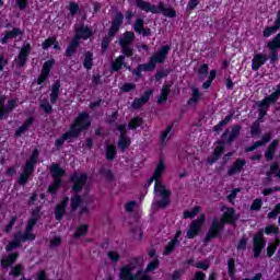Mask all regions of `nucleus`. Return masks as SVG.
Masks as SVG:
<instances>
[{
  "label": "nucleus",
  "mask_w": 280,
  "mask_h": 280,
  "mask_svg": "<svg viewBox=\"0 0 280 280\" xmlns=\"http://www.w3.org/2000/svg\"><path fill=\"white\" fill-rule=\"evenodd\" d=\"M164 172L165 164L163 163V161H160L155 168V172L153 173V176L145 184V187H150V185H152V183L155 182L154 194H156V196H160L161 198L160 200L156 201L158 207H160L161 209H165V207L170 205L171 195L170 190H167L163 183H161V176H163Z\"/></svg>",
  "instance_id": "f257e3e1"
},
{
  "label": "nucleus",
  "mask_w": 280,
  "mask_h": 280,
  "mask_svg": "<svg viewBox=\"0 0 280 280\" xmlns=\"http://www.w3.org/2000/svg\"><path fill=\"white\" fill-rule=\"evenodd\" d=\"M139 268V259L132 258L129 261V265H126L120 270V279L122 280H150L149 276L145 272H152L159 268V258H154L147 266L145 271L138 270L137 275H132V270Z\"/></svg>",
  "instance_id": "f03ea898"
},
{
  "label": "nucleus",
  "mask_w": 280,
  "mask_h": 280,
  "mask_svg": "<svg viewBox=\"0 0 280 280\" xmlns=\"http://www.w3.org/2000/svg\"><path fill=\"white\" fill-rule=\"evenodd\" d=\"M38 218H40V208H36L32 212V217L28 220V223L26 225V231L23 233L18 232L13 241L8 244L7 252L11 253V250H14V248H19L21 246V242H33V240H36V235L32 233L34 226H36V222H38Z\"/></svg>",
  "instance_id": "7ed1b4c3"
},
{
  "label": "nucleus",
  "mask_w": 280,
  "mask_h": 280,
  "mask_svg": "<svg viewBox=\"0 0 280 280\" xmlns=\"http://www.w3.org/2000/svg\"><path fill=\"white\" fill-rule=\"evenodd\" d=\"M91 126V118H89V113H81L75 121L71 125L70 130L57 139L55 142L56 148H62L65 141L69 139H77L80 136L81 130H86Z\"/></svg>",
  "instance_id": "20e7f679"
},
{
  "label": "nucleus",
  "mask_w": 280,
  "mask_h": 280,
  "mask_svg": "<svg viewBox=\"0 0 280 280\" xmlns=\"http://www.w3.org/2000/svg\"><path fill=\"white\" fill-rule=\"evenodd\" d=\"M226 222L229 224H233V222H235V209L223 208V217L221 220L213 219L212 224L206 234L205 244H209L211 240L218 237V235H220L221 231L224 229V224H226Z\"/></svg>",
  "instance_id": "39448f33"
},
{
  "label": "nucleus",
  "mask_w": 280,
  "mask_h": 280,
  "mask_svg": "<svg viewBox=\"0 0 280 280\" xmlns=\"http://www.w3.org/2000/svg\"><path fill=\"white\" fill-rule=\"evenodd\" d=\"M129 3H135L138 10H142V12H151V14H163V16H167L168 19H174L176 16V11L172 8H165L163 2H160L158 5L152 4L145 0H128Z\"/></svg>",
  "instance_id": "423d86ee"
},
{
  "label": "nucleus",
  "mask_w": 280,
  "mask_h": 280,
  "mask_svg": "<svg viewBox=\"0 0 280 280\" xmlns=\"http://www.w3.org/2000/svg\"><path fill=\"white\" fill-rule=\"evenodd\" d=\"M38 149H34L32 155L28 160H26V163L23 166V172L18 179L19 185L27 184V180H30V176L34 174V170L36 168V164L38 163Z\"/></svg>",
  "instance_id": "0eeeda50"
},
{
  "label": "nucleus",
  "mask_w": 280,
  "mask_h": 280,
  "mask_svg": "<svg viewBox=\"0 0 280 280\" xmlns=\"http://www.w3.org/2000/svg\"><path fill=\"white\" fill-rule=\"evenodd\" d=\"M89 176H86L85 173H78L74 172L72 175H70V183L73 184L72 190L74 194H81V191H84V195L89 194L90 187L89 183Z\"/></svg>",
  "instance_id": "6e6552de"
},
{
  "label": "nucleus",
  "mask_w": 280,
  "mask_h": 280,
  "mask_svg": "<svg viewBox=\"0 0 280 280\" xmlns=\"http://www.w3.org/2000/svg\"><path fill=\"white\" fill-rule=\"evenodd\" d=\"M50 173L52 176V184L48 187L49 194H56L58 189H60V185H62V176H65L66 172L62 167H60V164H52L50 166Z\"/></svg>",
  "instance_id": "1a4fd4ad"
},
{
  "label": "nucleus",
  "mask_w": 280,
  "mask_h": 280,
  "mask_svg": "<svg viewBox=\"0 0 280 280\" xmlns=\"http://www.w3.org/2000/svg\"><path fill=\"white\" fill-rule=\"evenodd\" d=\"M19 106V98L9 100L5 105V96H0V120L8 117Z\"/></svg>",
  "instance_id": "9d476101"
},
{
  "label": "nucleus",
  "mask_w": 280,
  "mask_h": 280,
  "mask_svg": "<svg viewBox=\"0 0 280 280\" xmlns=\"http://www.w3.org/2000/svg\"><path fill=\"white\" fill-rule=\"evenodd\" d=\"M206 217L205 214H201L199 218L195 219L186 233V236L188 240H194L198 233L202 230V226L205 225Z\"/></svg>",
  "instance_id": "9b49d317"
},
{
  "label": "nucleus",
  "mask_w": 280,
  "mask_h": 280,
  "mask_svg": "<svg viewBox=\"0 0 280 280\" xmlns=\"http://www.w3.org/2000/svg\"><path fill=\"white\" fill-rule=\"evenodd\" d=\"M267 47L270 49V65H275L279 60V49H280V33L267 44Z\"/></svg>",
  "instance_id": "f8f14e48"
},
{
  "label": "nucleus",
  "mask_w": 280,
  "mask_h": 280,
  "mask_svg": "<svg viewBox=\"0 0 280 280\" xmlns=\"http://www.w3.org/2000/svg\"><path fill=\"white\" fill-rule=\"evenodd\" d=\"M132 40H135V33L127 32L125 33L124 38L120 39V46L122 49V54L128 58H132Z\"/></svg>",
  "instance_id": "ddd939ff"
},
{
  "label": "nucleus",
  "mask_w": 280,
  "mask_h": 280,
  "mask_svg": "<svg viewBox=\"0 0 280 280\" xmlns=\"http://www.w3.org/2000/svg\"><path fill=\"white\" fill-rule=\"evenodd\" d=\"M74 38H78V40H89L91 36H93V30L89 26H85L84 24H77L74 27Z\"/></svg>",
  "instance_id": "4468645a"
},
{
  "label": "nucleus",
  "mask_w": 280,
  "mask_h": 280,
  "mask_svg": "<svg viewBox=\"0 0 280 280\" xmlns=\"http://www.w3.org/2000/svg\"><path fill=\"white\" fill-rule=\"evenodd\" d=\"M86 200H89V197H80V195H74L70 201V207L72 209V211H77L78 207H80V205H82V208L80 210L81 215H83V213H89V207L84 206V202H86Z\"/></svg>",
  "instance_id": "2eb2a0df"
},
{
  "label": "nucleus",
  "mask_w": 280,
  "mask_h": 280,
  "mask_svg": "<svg viewBox=\"0 0 280 280\" xmlns=\"http://www.w3.org/2000/svg\"><path fill=\"white\" fill-rule=\"evenodd\" d=\"M117 131L120 132L118 148L121 152H126L127 148H130V138L126 136V125H117Z\"/></svg>",
  "instance_id": "dca6fc26"
},
{
  "label": "nucleus",
  "mask_w": 280,
  "mask_h": 280,
  "mask_svg": "<svg viewBox=\"0 0 280 280\" xmlns=\"http://www.w3.org/2000/svg\"><path fill=\"white\" fill-rule=\"evenodd\" d=\"M172 48L170 46H162V48L156 51L155 54L152 55V57L150 58L151 62H153L154 67H156V65H161L163 62H165V58H167V54H170V50Z\"/></svg>",
  "instance_id": "f3484780"
},
{
  "label": "nucleus",
  "mask_w": 280,
  "mask_h": 280,
  "mask_svg": "<svg viewBox=\"0 0 280 280\" xmlns=\"http://www.w3.org/2000/svg\"><path fill=\"white\" fill-rule=\"evenodd\" d=\"M241 130L242 127L240 125H234L231 129L223 132L222 141H225V143H232V141H235V139L240 137Z\"/></svg>",
  "instance_id": "a211bd4d"
},
{
  "label": "nucleus",
  "mask_w": 280,
  "mask_h": 280,
  "mask_svg": "<svg viewBox=\"0 0 280 280\" xmlns=\"http://www.w3.org/2000/svg\"><path fill=\"white\" fill-rule=\"evenodd\" d=\"M266 248V241L264 240V232L259 231L254 236V257L257 258L261 255V249Z\"/></svg>",
  "instance_id": "6ab92c4d"
},
{
  "label": "nucleus",
  "mask_w": 280,
  "mask_h": 280,
  "mask_svg": "<svg viewBox=\"0 0 280 280\" xmlns=\"http://www.w3.org/2000/svg\"><path fill=\"white\" fill-rule=\"evenodd\" d=\"M31 51H32V46L30 44H25L22 47V49L18 56V59L15 60L18 67H20V68L25 67V63L27 62V58H28Z\"/></svg>",
  "instance_id": "aec40b11"
},
{
  "label": "nucleus",
  "mask_w": 280,
  "mask_h": 280,
  "mask_svg": "<svg viewBox=\"0 0 280 280\" xmlns=\"http://www.w3.org/2000/svg\"><path fill=\"white\" fill-rule=\"evenodd\" d=\"M122 23H124V14H121V12L116 13L108 32L109 38H113V36H115L117 32H119V28L121 27Z\"/></svg>",
  "instance_id": "412c9836"
},
{
  "label": "nucleus",
  "mask_w": 280,
  "mask_h": 280,
  "mask_svg": "<svg viewBox=\"0 0 280 280\" xmlns=\"http://www.w3.org/2000/svg\"><path fill=\"white\" fill-rule=\"evenodd\" d=\"M268 62V57L265 54H256L252 60V69L253 71H259L264 63Z\"/></svg>",
  "instance_id": "4be33fe9"
},
{
  "label": "nucleus",
  "mask_w": 280,
  "mask_h": 280,
  "mask_svg": "<svg viewBox=\"0 0 280 280\" xmlns=\"http://www.w3.org/2000/svg\"><path fill=\"white\" fill-rule=\"evenodd\" d=\"M190 91H191V94H190V98L187 102V105L188 106H198V102H200L202 100V93L196 86H191Z\"/></svg>",
  "instance_id": "5701e85b"
},
{
  "label": "nucleus",
  "mask_w": 280,
  "mask_h": 280,
  "mask_svg": "<svg viewBox=\"0 0 280 280\" xmlns=\"http://www.w3.org/2000/svg\"><path fill=\"white\" fill-rule=\"evenodd\" d=\"M152 93H154L152 90H148L141 97L135 98L132 102V108H141L143 104H148V102H150V97H152Z\"/></svg>",
  "instance_id": "b1692460"
},
{
  "label": "nucleus",
  "mask_w": 280,
  "mask_h": 280,
  "mask_svg": "<svg viewBox=\"0 0 280 280\" xmlns=\"http://www.w3.org/2000/svg\"><path fill=\"white\" fill-rule=\"evenodd\" d=\"M68 206H69V197H66L59 205H57L55 209L56 220H62V215H65Z\"/></svg>",
  "instance_id": "393cba45"
},
{
  "label": "nucleus",
  "mask_w": 280,
  "mask_h": 280,
  "mask_svg": "<svg viewBox=\"0 0 280 280\" xmlns=\"http://www.w3.org/2000/svg\"><path fill=\"white\" fill-rule=\"evenodd\" d=\"M244 165H246V160H236L234 164L229 168L228 176H235V174H240V172L244 170Z\"/></svg>",
  "instance_id": "a878e982"
},
{
  "label": "nucleus",
  "mask_w": 280,
  "mask_h": 280,
  "mask_svg": "<svg viewBox=\"0 0 280 280\" xmlns=\"http://www.w3.org/2000/svg\"><path fill=\"white\" fill-rule=\"evenodd\" d=\"M182 234H183V232H180V231L176 232L175 237L165 247L164 255H170V253L174 252V248H176V246H178V237H180Z\"/></svg>",
  "instance_id": "bb28decb"
},
{
  "label": "nucleus",
  "mask_w": 280,
  "mask_h": 280,
  "mask_svg": "<svg viewBox=\"0 0 280 280\" xmlns=\"http://www.w3.org/2000/svg\"><path fill=\"white\" fill-rule=\"evenodd\" d=\"M223 152H224V144L219 143V145H217L214 149L213 155L211 158H208L209 165H213V163H215L220 159Z\"/></svg>",
  "instance_id": "cd10ccee"
},
{
  "label": "nucleus",
  "mask_w": 280,
  "mask_h": 280,
  "mask_svg": "<svg viewBox=\"0 0 280 280\" xmlns=\"http://www.w3.org/2000/svg\"><path fill=\"white\" fill-rule=\"evenodd\" d=\"M59 95H60V81H56L51 88L50 104H56V102H58Z\"/></svg>",
  "instance_id": "c85d7f7f"
},
{
  "label": "nucleus",
  "mask_w": 280,
  "mask_h": 280,
  "mask_svg": "<svg viewBox=\"0 0 280 280\" xmlns=\"http://www.w3.org/2000/svg\"><path fill=\"white\" fill-rule=\"evenodd\" d=\"M33 124H34V117H30L24 121V124L21 127L18 128V130L15 131V136L21 137V135H25V132L30 130V126H32Z\"/></svg>",
  "instance_id": "c756f323"
},
{
  "label": "nucleus",
  "mask_w": 280,
  "mask_h": 280,
  "mask_svg": "<svg viewBox=\"0 0 280 280\" xmlns=\"http://www.w3.org/2000/svg\"><path fill=\"white\" fill-rule=\"evenodd\" d=\"M16 36H21V31L20 28H13L12 31L7 32L2 37H1V43L2 45H5L8 40L12 38H16Z\"/></svg>",
  "instance_id": "7c9ffc66"
},
{
  "label": "nucleus",
  "mask_w": 280,
  "mask_h": 280,
  "mask_svg": "<svg viewBox=\"0 0 280 280\" xmlns=\"http://www.w3.org/2000/svg\"><path fill=\"white\" fill-rule=\"evenodd\" d=\"M271 137L270 135H266L262 137L261 140L256 141L252 147H248L246 150L247 152H253L254 150H257V148H261V145H266V143H269Z\"/></svg>",
  "instance_id": "2f4dec72"
},
{
  "label": "nucleus",
  "mask_w": 280,
  "mask_h": 280,
  "mask_svg": "<svg viewBox=\"0 0 280 280\" xmlns=\"http://www.w3.org/2000/svg\"><path fill=\"white\" fill-rule=\"evenodd\" d=\"M277 100L269 95L258 103V107L260 110H268V108H270V104H275Z\"/></svg>",
  "instance_id": "473e14b6"
},
{
  "label": "nucleus",
  "mask_w": 280,
  "mask_h": 280,
  "mask_svg": "<svg viewBox=\"0 0 280 280\" xmlns=\"http://www.w3.org/2000/svg\"><path fill=\"white\" fill-rule=\"evenodd\" d=\"M19 254H9V256L2 258L1 266L2 268H10V266L16 261Z\"/></svg>",
  "instance_id": "72a5a7b5"
},
{
  "label": "nucleus",
  "mask_w": 280,
  "mask_h": 280,
  "mask_svg": "<svg viewBox=\"0 0 280 280\" xmlns=\"http://www.w3.org/2000/svg\"><path fill=\"white\" fill-rule=\"evenodd\" d=\"M117 156V147L115 144H106V159L113 161Z\"/></svg>",
  "instance_id": "f704fd0d"
},
{
  "label": "nucleus",
  "mask_w": 280,
  "mask_h": 280,
  "mask_svg": "<svg viewBox=\"0 0 280 280\" xmlns=\"http://www.w3.org/2000/svg\"><path fill=\"white\" fill-rule=\"evenodd\" d=\"M79 45H80V40L77 37H73L66 50L67 56H71L72 54H75V49H78Z\"/></svg>",
  "instance_id": "c9c22d12"
},
{
  "label": "nucleus",
  "mask_w": 280,
  "mask_h": 280,
  "mask_svg": "<svg viewBox=\"0 0 280 280\" xmlns=\"http://www.w3.org/2000/svg\"><path fill=\"white\" fill-rule=\"evenodd\" d=\"M174 126H168L160 136V142L163 144L167 143L170 141V137H172V129Z\"/></svg>",
  "instance_id": "e433bc0d"
},
{
  "label": "nucleus",
  "mask_w": 280,
  "mask_h": 280,
  "mask_svg": "<svg viewBox=\"0 0 280 280\" xmlns=\"http://www.w3.org/2000/svg\"><path fill=\"white\" fill-rule=\"evenodd\" d=\"M56 65V60L49 59L44 62L42 68V73H45L46 75H49L51 73V69H54V66Z\"/></svg>",
  "instance_id": "4c0bfd02"
},
{
  "label": "nucleus",
  "mask_w": 280,
  "mask_h": 280,
  "mask_svg": "<svg viewBox=\"0 0 280 280\" xmlns=\"http://www.w3.org/2000/svg\"><path fill=\"white\" fill-rule=\"evenodd\" d=\"M170 95V85H163L162 94L158 98V104H165L167 102V96Z\"/></svg>",
  "instance_id": "58836bf2"
},
{
  "label": "nucleus",
  "mask_w": 280,
  "mask_h": 280,
  "mask_svg": "<svg viewBox=\"0 0 280 280\" xmlns=\"http://www.w3.org/2000/svg\"><path fill=\"white\" fill-rule=\"evenodd\" d=\"M198 213H200V206H196L191 210L184 211V218H185V220H187V219L191 220V219L196 218L198 215Z\"/></svg>",
  "instance_id": "ea45409f"
},
{
  "label": "nucleus",
  "mask_w": 280,
  "mask_h": 280,
  "mask_svg": "<svg viewBox=\"0 0 280 280\" xmlns=\"http://www.w3.org/2000/svg\"><path fill=\"white\" fill-rule=\"evenodd\" d=\"M83 66L88 70L93 69V52H91V51L85 52V58L83 60Z\"/></svg>",
  "instance_id": "a19ab883"
},
{
  "label": "nucleus",
  "mask_w": 280,
  "mask_h": 280,
  "mask_svg": "<svg viewBox=\"0 0 280 280\" xmlns=\"http://www.w3.org/2000/svg\"><path fill=\"white\" fill-rule=\"evenodd\" d=\"M279 27H280V26L277 25L276 23H275L273 26H267V27L264 30V32H262L265 38H270V36H272V34H277V32L279 31Z\"/></svg>",
  "instance_id": "79ce46f5"
},
{
  "label": "nucleus",
  "mask_w": 280,
  "mask_h": 280,
  "mask_svg": "<svg viewBox=\"0 0 280 280\" xmlns=\"http://www.w3.org/2000/svg\"><path fill=\"white\" fill-rule=\"evenodd\" d=\"M124 60H126V57L124 55H120L115 61L112 63V68L114 71H119L121 67H124Z\"/></svg>",
  "instance_id": "37998d69"
},
{
  "label": "nucleus",
  "mask_w": 280,
  "mask_h": 280,
  "mask_svg": "<svg viewBox=\"0 0 280 280\" xmlns=\"http://www.w3.org/2000/svg\"><path fill=\"white\" fill-rule=\"evenodd\" d=\"M107 257L108 259H110V261H114V264H117V261L119 259H121V256L119 255V252L112 249L107 253Z\"/></svg>",
  "instance_id": "c03bdc74"
},
{
  "label": "nucleus",
  "mask_w": 280,
  "mask_h": 280,
  "mask_svg": "<svg viewBox=\"0 0 280 280\" xmlns=\"http://www.w3.org/2000/svg\"><path fill=\"white\" fill-rule=\"evenodd\" d=\"M138 68L143 71H154L156 69V66L153 65L152 60L150 59L148 63L139 65Z\"/></svg>",
  "instance_id": "a18cd8bd"
},
{
  "label": "nucleus",
  "mask_w": 280,
  "mask_h": 280,
  "mask_svg": "<svg viewBox=\"0 0 280 280\" xmlns=\"http://www.w3.org/2000/svg\"><path fill=\"white\" fill-rule=\"evenodd\" d=\"M141 124H143V119H141V117H136L133 118L130 122H129V129L130 130H135L137 128H139V126H141Z\"/></svg>",
  "instance_id": "49530a36"
},
{
  "label": "nucleus",
  "mask_w": 280,
  "mask_h": 280,
  "mask_svg": "<svg viewBox=\"0 0 280 280\" xmlns=\"http://www.w3.org/2000/svg\"><path fill=\"white\" fill-rule=\"evenodd\" d=\"M260 124H261V121H259V120H256L255 122H253V125L250 127L252 137H257V135H259Z\"/></svg>",
  "instance_id": "de8ad7c7"
},
{
  "label": "nucleus",
  "mask_w": 280,
  "mask_h": 280,
  "mask_svg": "<svg viewBox=\"0 0 280 280\" xmlns=\"http://www.w3.org/2000/svg\"><path fill=\"white\" fill-rule=\"evenodd\" d=\"M88 232H89V225L86 224L80 225L77 232L74 233V237H82V235H86Z\"/></svg>",
  "instance_id": "09e8293b"
},
{
  "label": "nucleus",
  "mask_w": 280,
  "mask_h": 280,
  "mask_svg": "<svg viewBox=\"0 0 280 280\" xmlns=\"http://www.w3.org/2000/svg\"><path fill=\"white\" fill-rule=\"evenodd\" d=\"M278 246H279V241H276L267 247L268 257H272L275 255V252L277 250Z\"/></svg>",
  "instance_id": "8fccbe9b"
},
{
  "label": "nucleus",
  "mask_w": 280,
  "mask_h": 280,
  "mask_svg": "<svg viewBox=\"0 0 280 280\" xmlns=\"http://www.w3.org/2000/svg\"><path fill=\"white\" fill-rule=\"evenodd\" d=\"M143 25H144L143 19H138L133 24L135 32H137V34H141V32H143V27H144Z\"/></svg>",
  "instance_id": "3c124183"
},
{
  "label": "nucleus",
  "mask_w": 280,
  "mask_h": 280,
  "mask_svg": "<svg viewBox=\"0 0 280 280\" xmlns=\"http://www.w3.org/2000/svg\"><path fill=\"white\" fill-rule=\"evenodd\" d=\"M68 10L71 16H75V14H78V12L80 11V5H78V3L75 2H70Z\"/></svg>",
  "instance_id": "603ef678"
},
{
  "label": "nucleus",
  "mask_w": 280,
  "mask_h": 280,
  "mask_svg": "<svg viewBox=\"0 0 280 280\" xmlns=\"http://www.w3.org/2000/svg\"><path fill=\"white\" fill-rule=\"evenodd\" d=\"M137 89V85L135 83H125L121 88L120 91L122 93H130V91H135Z\"/></svg>",
  "instance_id": "864d4df0"
},
{
  "label": "nucleus",
  "mask_w": 280,
  "mask_h": 280,
  "mask_svg": "<svg viewBox=\"0 0 280 280\" xmlns=\"http://www.w3.org/2000/svg\"><path fill=\"white\" fill-rule=\"evenodd\" d=\"M22 273H23V266L21 265L13 267L10 272L12 277H21Z\"/></svg>",
  "instance_id": "5fc2aeb1"
},
{
  "label": "nucleus",
  "mask_w": 280,
  "mask_h": 280,
  "mask_svg": "<svg viewBox=\"0 0 280 280\" xmlns=\"http://www.w3.org/2000/svg\"><path fill=\"white\" fill-rule=\"evenodd\" d=\"M198 73L200 78H205L209 73V65L203 63L199 67Z\"/></svg>",
  "instance_id": "6e6d98bb"
},
{
  "label": "nucleus",
  "mask_w": 280,
  "mask_h": 280,
  "mask_svg": "<svg viewBox=\"0 0 280 280\" xmlns=\"http://www.w3.org/2000/svg\"><path fill=\"white\" fill-rule=\"evenodd\" d=\"M228 271L230 277H233V275L235 273V259L231 258L228 261Z\"/></svg>",
  "instance_id": "4d7b16f0"
},
{
  "label": "nucleus",
  "mask_w": 280,
  "mask_h": 280,
  "mask_svg": "<svg viewBox=\"0 0 280 280\" xmlns=\"http://www.w3.org/2000/svg\"><path fill=\"white\" fill-rule=\"evenodd\" d=\"M39 106L45 113H51V110H52L51 105L49 104V101H47V100L42 101Z\"/></svg>",
  "instance_id": "13d9d810"
},
{
  "label": "nucleus",
  "mask_w": 280,
  "mask_h": 280,
  "mask_svg": "<svg viewBox=\"0 0 280 280\" xmlns=\"http://www.w3.org/2000/svg\"><path fill=\"white\" fill-rule=\"evenodd\" d=\"M240 191H242L240 188H234L231 191V194L228 196L229 202H231L233 205V202H235V198H237V194H240Z\"/></svg>",
  "instance_id": "bf43d9fd"
},
{
  "label": "nucleus",
  "mask_w": 280,
  "mask_h": 280,
  "mask_svg": "<svg viewBox=\"0 0 280 280\" xmlns=\"http://www.w3.org/2000/svg\"><path fill=\"white\" fill-rule=\"evenodd\" d=\"M266 235H277L279 233V228L275 225H269L265 229Z\"/></svg>",
  "instance_id": "052dcab7"
},
{
  "label": "nucleus",
  "mask_w": 280,
  "mask_h": 280,
  "mask_svg": "<svg viewBox=\"0 0 280 280\" xmlns=\"http://www.w3.org/2000/svg\"><path fill=\"white\" fill-rule=\"evenodd\" d=\"M261 205H264L261 199H255L254 202L250 206V210L252 211H259V209H261Z\"/></svg>",
  "instance_id": "680f3d73"
},
{
  "label": "nucleus",
  "mask_w": 280,
  "mask_h": 280,
  "mask_svg": "<svg viewBox=\"0 0 280 280\" xmlns=\"http://www.w3.org/2000/svg\"><path fill=\"white\" fill-rule=\"evenodd\" d=\"M279 213H280V203H278V205L275 207L273 211H271V212L268 213V218H269L270 220H275V219L277 218V215H279Z\"/></svg>",
  "instance_id": "e2e57ef3"
},
{
  "label": "nucleus",
  "mask_w": 280,
  "mask_h": 280,
  "mask_svg": "<svg viewBox=\"0 0 280 280\" xmlns=\"http://www.w3.org/2000/svg\"><path fill=\"white\" fill-rule=\"evenodd\" d=\"M56 43V38L55 37H49L48 39H46L43 44H42V48L43 49H48L49 47H51V45H54Z\"/></svg>",
  "instance_id": "0e129e2a"
},
{
  "label": "nucleus",
  "mask_w": 280,
  "mask_h": 280,
  "mask_svg": "<svg viewBox=\"0 0 280 280\" xmlns=\"http://www.w3.org/2000/svg\"><path fill=\"white\" fill-rule=\"evenodd\" d=\"M135 207H137V201H128L125 205V210L127 211V213H132V211H135Z\"/></svg>",
  "instance_id": "69168bd1"
},
{
  "label": "nucleus",
  "mask_w": 280,
  "mask_h": 280,
  "mask_svg": "<svg viewBox=\"0 0 280 280\" xmlns=\"http://www.w3.org/2000/svg\"><path fill=\"white\" fill-rule=\"evenodd\" d=\"M28 1L30 0H15V5L19 7V10H26Z\"/></svg>",
  "instance_id": "338daca9"
},
{
  "label": "nucleus",
  "mask_w": 280,
  "mask_h": 280,
  "mask_svg": "<svg viewBox=\"0 0 280 280\" xmlns=\"http://www.w3.org/2000/svg\"><path fill=\"white\" fill-rule=\"evenodd\" d=\"M101 174L107 178V180H113V172L110 170L103 168L101 170Z\"/></svg>",
  "instance_id": "774afa93"
}]
</instances>
